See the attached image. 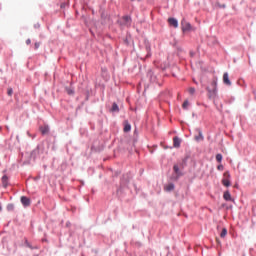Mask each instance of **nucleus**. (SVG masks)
I'll return each mask as SVG.
<instances>
[{
  "label": "nucleus",
  "mask_w": 256,
  "mask_h": 256,
  "mask_svg": "<svg viewBox=\"0 0 256 256\" xmlns=\"http://www.w3.org/2000/svg\"><path fill=\"white\" fill-rule=\"evenodd\" d=\"M133 179V176H131V173L123 174L120 178V184L116 190V195L118 198L123 199L125 197V193L129 189V183Z\"/></svg>",
  "instance_id": "obj_1"
},
{
  "label": "nucleus",
  "mask_w": 256,
  "mask_h": 256,
  "mask_svg": "<svg viewBox=\"0 0 256 256\" xmlns=\"http://www.w3.org/2000/svg\"><path fill=\"white\" fill-rule=\"evenodd\" d=\"M133 19L129 15L123 16L120 20L117 21L118 25L121 27H127V25H131Z\"/></svg>",
  "instance_id": "obj_2"
},
{
  "label": "nucleus",
  "mask_w": 256,
  "mask_h": 256,
  "mask_svg": "<svg viewBox=\"0 0 256 256\" xmlns=\"http://www.w3.org/2000/svg\"><path fill=\"white\" fill-rule=\"evenodd\" d=\"M147 77L149 78L150 83H157V85H161V83H159V79L157 78V75L153 70L149 69L147 71Z\"/></svg>",
  "instance_id": "obj_3"
},
{
  "label": "nucleus",
  "mask_w": 256,
  "mask_h": 256,
  "mask_svg": "<svg viewBox=\"0 0 256 256\" xmlns=\"http://www.w3.org/2000/svg\"><path fill=\"white\" fill-rule=\"evenodd\" d=\"M41 153H43V145H37V147L30 153V157L35 160Z\"/></svg>",
  "instance_id": "obj_4"
},
{
  "label": "nucleus",
  "mask_w": 256,
  "mask_h": 256,
  "mask_svg": "<svg viewBox=\"0 0 256 256\" xmlns=\"http://www.w3.org/2000/svg\"><path fill=\"white\" fill-rule=\"evenodd\" d=\"M231 174L226 171L223 174V179H222V185H224V187H231Z\"/></svg>",
  "instance_id": "obj_5"
},
{
  "label": "nucleus",
  "mask_w": 256,
  "mask_h": 256,
  "mask_svg": "<svg viewBox=\"0 0 256 256\" xmlns=\"http://www.w3.org/2000/svg\"><path fill=\"white\" fill-rule=\"evenodd\" d=\"M195 133L194 140L196 143H203V141H205V136H203L201 129H196Z\"/></svg>",
  "instance_id": "obj_6"
},
{
  "label": "nucleus",
  "mask_w": 256,
  "mask_h": 256,
  "mask_svg": "<svg viewBox=\"0 0 256 256\" xmlns=\"http://www.w3.org/2000/svg\"><path fill=\"white\" fill-rule=\"evenodd\" d=\"M181 26H182V32L187 33L192 29L191 23L187 22V20L183 19L181 21Z\"/></svg>",
  "instance_id": "obj_7"
},
{
  "label": "nucleus",
  "mask_w": 256,
  "mask_h": 256,
  "mask_svg": "<svg viewBox=\"0 0 256 256\" xmlns=\"http://www.w3.org/2000/svg\"><path fill=\"white\" fill-rule=\"evenodd\" d=\"M193 163V156H191V153L186 154L184 159L182 160V167H187V163Z\"/></svg>",
  "instance_id": "obj_8"
},
{
  "label": "nucleus",
  "mask_w": 256,
  "mask_h": 256,
  "mask_svg": "<svg viewBox=\"0 0 256 256\" xmlns=\"http://www.w3.org/2000/svg\"><path fill=\"white\" fill-rule=\"evenodd\" d=\"M20 201L23 205V207H31V199L27 196H22L20 198Z\"/></svg>",
  "instance_id": "obj_9"
},
{
  "label": "nucleus",
  "mask_w": 256,
  "mask_h": 256,
  "mask_svg": "<svg viewBox=\"0 0 256 256\" xmlns=\"http://www.w3.org/2000/svg\"><path fill=\"white\" fill-rule=\"evenodd\" d=\"M39 131L41 132V135H49V125L45 124L44 126H40Z\"/></svg>",
  "instance_id": "obj_10"
},
{
  "label": "nucleus",
  "mask_w": 256,
  "mask_h": 256,
  "mask_svg": "<svg viewBox=\"0 0 256 256\" xmlns=\"http://www.w3.org/2000/svg\"><path fill=\"white\" fill-rule=\"evenodd\" d=\"M168 23L171 27H174L175 29L179 27V21H177L176 18H169Z\"/></svg>",
  "instance_id": "obj_11"
},
{
  "label": "nucleus",
  "mask_w": 256,
  "mask_h": 256,
  "mask_svg": "<svg viewBox=\"0 0 256 256\" xmlns=\"http://www.w3.org/2000/svg\"><path fill=\"white\" fill-rule=\"evenodd\" d=\"M173 145H174L175 149H179V147H181V138L175 136L173 138Z\"/></svg>",
  "instance_id": "obj_12"
},
{
  "label": "nucleus",
  "mask_w": 256,
  "mask_h": 256,
  "mask_svg": "<svg viewBox=\"0 0 256 256\" xmlns=\"http://www.w3.org/2000/svg\"><path fill=\"white\" fill-rule=\"evenodd\" d=\"M173 171L175 175H178L180 177H183V172H181V169L179 168L178 164H174Z\"/></svg>",
  "instance_id": "obj_13"
},
{
  "label": "nucleus",
  "mask_w": 256,
  "mask_h": 256,
  "mask_svg": "<svg viewBox=\"0 0 256 256\" xmlns=\"http://www.w3.org/2000/svg\"><path fill=\"white\" fill-rule=\"evenodd\" d=\"M2 186L4 187V189H7V187L9 186V177L7 175L2 176Z\"/></svg>",
  "instance_id": "obj_14"
},
{
  "label": "nucleus",
  "mask_w": 256,
  "mask_h": 256,
  "mask_svg": "<svg viewBox=\"0 0 256 256\" xmlns=\"http://www.w3.org/2000/svg\"><path fill=\"white\" fill-rule=\"evenodd\" d=\"M223 83L225 85L231 86V80H229V73L227 72L223 74Z\"/></svg>",
  "instance_id": "obj_15"
},
{
  "label": "nucleus",
  "mask_w": 256,
  "mask_h": 256,
  "mask_svg": "<svg viewBox=\"0 0 256 256\" xmlns=\"http://www.w3.org/2000/svg\"><path fill=\"white\" fill-rule=\"evenodd\" d=\"M124 133H129L131 131V124L129 123V120L124 121Z\"/></svg>",
  "instance_id": "obj_16"
},
{
  "label": "nucleus",
  "mask_w": 256,
  "mask_h": 256,
  "mask_svg": "<svg viewBox=\"0 0 256 256\" xmlns=\"http://www.w3.org/2000/svg\"><path fill=\"white\" fill-rule=\"evenodd\" d=\"M110 113H119V105H117V102L112 103Z\"/></svg>",
  "instance_id": "obj_17"
},
{
  "label": "nucleus",
  "mask_w": 256,
  "mask_h": 256,
  "mask_svg": "<svg viewBox=\"0 0 256 256\" xmlns=\"http://www.w3.org/2000/svg\"><path fill=\"white\" fill-rule=\"evenodd\" d=\"M165 191L171 192L175 190V184H173V182L168 183V185H166L164 187Z\"/></svg>",
  "instance_id": "obj_18"
},
{
  "label": "nucleus",
  "mask_w": 256,
  "mask_h": 256,
  "mask_svg": "<svg viewBox=\"0 0 256 256\" xmlns=\"http://www.w3.org/2000/svg\"><path fill=\"white\" fill-rule=\"evenodd\" d=\"M169 67H171V64H169V62H164L163 64L160 65V69L162 71H167V69H169Z\"/></svg>",
  "instance_id": "obj_19"
},
{
  "label": "nucleus",
  "mask_w": 256,
  "mask_h": 256,
  "mask_svg": "<svg viewBox=\"0 0 256 256\" xmlns=\"http://www.w3.org/2000/svg\"><path fill=\"white\" fill-rule=\"evenodd\" d=\"M223 197L225 201H233V199L231 198V193H229V191L224 192Z\"/></svg>",
  "instance_id": "obj_20"
},
{
  "label": "nucleus",
  "mask_w": 256,
  "mask_h": 256,
  "mask_svg": "<svg viewBox=\"0 0 256 256\" xmlns=\"http://www.w3.org/2000/svg\"><path fill=\"white\" fill-rule=\"evenodd\" d=\"M65 91L68 95H75V90H73L71 87H66Z\"/></svg>",
  "instance_id": "obj_21"
},
{
  "label": "nucleus",
  "mask_w": 256,
  "mask_h": 256,
  "mask_svg": "<svg viewBox=\"0 0 256 256\" xmlns=\"http://www.w3.org/2000/svg\"><path fill=\"white\" fill-rule=\"evenodd\" d=\"M189 100H185L182 104V109H184L185 111H187V109H189Z\"/></svg>",
  "instance_id": "obj_22"
},
{
  "label": "nucleus",
  "mask_w": 256,
  "mask_h": 256,
  "mask_svg": "<svg viewBox=\"0 0 256 256\" xmlns=\"http://www.w3.org/2000/svg\"><path fill=\"white\" fill-rule=\"evenodd\" d=\"M181 176H178V174H172L171 176H170V181H179V178H180Z\"/></svg>",
  "instance_id": "obj_23"
},
{
  "label": "nucleus",
  "mask_w": 256,
  "mask_h": 256,
  "mask_svg": "<svg viewBox=\"0 0 256 256\" xmlns=\"http://www.w3.org/2000/svg\"><path fill=\"white\" fill-rule=\"evenodd\" d=\"M25 245H26V247H28V249H32V250L37 249V246L33 247V245H31V243H29L28 239L25 240Z\"/></svg>",
  "instance_id": "obj_24"
},
{
  "label": "nucleus",
  "mask_w": 256,
  "mask_h": 256,
  "mask_svg": "<svg viewBox=\"0 0 256 256\" xmlns=\"http://www.w3.org/2000/svg\"><path fill=\"white\" fill-rule=\"evenodd\" d=\"M139 136V131L137 129L134 130V138L133 139V145H135V143H137V137Z\"/></svg>",
  "instance_id": "obj_25"
},
{
  "label": "nucleus",
  "mask_w": 256,
  "mask_h": 256,
  "mask_svg": "<svg viewBox=\"0 0 256 256\" xmlns=\"http://www.w3.org/2000/svg\"><path fill=\"white\" fill-rule=\"evenodd\" d=\"M7 211H15V204H8L6 207Z\"/></svg>",
  "instance_id": "obj_26"
},
{
  "label": "nucleus",
  "mask_w": 256,
  "mask_h": 256,
  "mask_svg": "<svg viewBox=\"0 0 256 256\" xmlns=\"http://www.w3.org/2000/svg\"><path fill=\"white\" fill-rule=\"evenodd\" d=\"M220 237L222 239H224V237H227V228H223L221 233H220Z\"/></svg>",
  "instance_id": "obj_27"
},
{
  "label": "nucleus",
  "mask_w": 256,
  "mask_h": 256,
  "mask_svg": "<svg viewBox=\"0 0 256 256\" xmlns=\"http://www.w3.org/2000/svg\"><path fill=\"white\" fill-rule=\"evenodd\" d=\"M216 161H217L218 163H221V161H223V155L217 154V155H216Z\"/></svg>",
  "instance_id": "obj_28"
},
{
  "label": "nucleus",
  "mask_w": 256,
  "mask_h": 256,
  "mask_svg": "<svg viewBox=\"0 0 256 256\" xmlns=\"http://www.w3.org/2000/svg\"><path fill=\"white\" fill-rule=\"evenodd\" d=\"M84 95H86L85 101H89V89L85 90Z\"/></svg>",
  "instance_id": "obj_29"
},
{
  "label": "nucleus",
  "mask_w": 256,
  "mask_h": 256,
  "mask_svg": "<svg viewBox=\"0 0 256 256\" xmlns=\"http://www.w3.org/2000/svg\"><path fill=\"white\" fill-rule=\"evenodd\" d=\"M7 95H9V97H11V95H13V88H8Z\"/></svg>",
  "instance_id": "obj_30"
},
{
  "label": "nucleus",
  "mask_w": 256,
  "mask_h": 256,
  "mask_svg": "<svg viewBox=\"0 0 256 256\" xmlns=\"http://www.w3.org/2000/svg\"><path fill=\"white\" fill-rule=\"evenodd\" d=\"M41 46V42H35L34 49H38Z\"/></svg>",
  "instance_id": "obj_31"
},
{
  "label": "nucleus",
  "mask_w": 256,
  "mask_h": 256,
  "mask_svg": "<svg viewBox=\"0 0 256 256\" xmlns=\"http://www.w3.org/2000/svg\"><path fill=\"white\" fill-rule=\"evenodd\" d=\"M101 19H107V14H105V12L101 13Z\"/></svg>",
  "instance_id": "obj_32"
},
{
  "label": "nucleus",
  "mask_w": 256,
  "mask_h": 256,
  "mask_svg": "<svg viewBox=\"0 0 256 256\" xmlns=\"http://www.w3.org/2000/svg\"><path fill=\"white\" fill-rule=\"evenodd\" d=\"M119 175H121V171H116V172L114 173V177H119Z\"/></svg>",
  "instance_id": "obj_33"
},
{
  "label": "nucleus",
  "mask_w": 256,
  "mask_h": 256,
  "mask_svg": "<svg viewBox=\"0 0 256 256\" xmlns=\"http://www.w3.org/2000/svg\"><path fill=\"white\" fill-rule=\"evenodd\" d=\"M39 27H41V24L39 23L34 24V29H39Z\"/></svg>",
  "instance_id": "obj_34"
},
{
  "label": "nucleus",
  "mask_w": 256,
  "mask_h": 256,
  "mask_svg": "<svg viewBox=\"0 0 256 256\" xmlns=\"http://www.w3.org/2000/svg\"><path fill=\"white\" fill-rule=\"evenodd\" d=\"M217 170H218V171H223V165H218V166H217Z\"/></svg>",
  "instance_id": "obj_35"
},
{
  "label": "nucleus",
  "mask_w": 256,
  "mask_h": 256,
  "mask_svg": "<svg viewBox=\"0 0 256 256\" xmlns=\"http://www.w3.org/2000/svg\"><path fill=\"white\" fill-rule=\"evenodd\" d=\"M60 7H61V9H65V7H67V4H66V3H62V4L60 5Z\"/></svg>",
  "instance_id": "obj_36"
},
{
  "label": "nucleus",
  "mask_w": 256,
  "mask_h": 256,
  "mask_svg": "<svg viewBox=\"0 0 256 256\" xmlns=\"http://www.w3.org/2000/svg\"><path fill=\"white\" fill-rule=\"evenodd\" d=\"M124 44H125V45H129V39H128V38H125V39H124Z\"/></svg>",
  "instance_id": "obj_37"
},
{
  "label": "nucleus",
  "mask_w": 256,
  "mask_h": 256,
  "mask_svg": "<svg viewBox=\"0 0 256 256\" xmlns=\"http://www.w3.org/2000/svg\"><path fill=\"white\" fill-rule=\"evenodd\" d=\"M26 45H31V39L28 38V39L26 40Z\"/></svg>",
  "instance_id": "obj_38"
},
{
  "label": "nucleus",
  "mask_w": 256,
  "mask_h": 256,
  "mask_svg": "<svg viewBox=\"0 0 256 256\" xmlns=\"http://www.w3.org/2000/svg\"><path fill=\"white\" fill-rule=\"evenodd\" d=\"M188 91H189L190 95H193V87H190Z\"/></svg>",
  "instance_id": "obj_39"
},
{
  "label": "nucleus",
  "mask_w": 256,
  "mask_h": 256,
  "mask_svg": "<svg viewBox=\"0 0 256 256\" xmlns=\"http://www.w3.org/2000/svg\"><path fill=\"white\" fill-rule=\"evenodd\" d=\"M71 222L66 223V227H70Z\"/></svg>",
  "instance_id": "obj_40"
},
{
  "label": "nucleus",
  "mask_w": 256,
  "mask_h": 256,
  "mask_svg": "<svg viewBox=\"0 0 256 256\" xmlns=\"http://www.w3.org/2000/svg\"><path fill=\"white\" fill-rule=\"evenodd\" d=\"M190 57H193V51H190Z\"/></svg>",
  "instance_id": "obj_41"
},
{
  "label": "nucleus",
  "mask_w": 256,
  "mask_h": 256,
  "mask_svg": "<svg viewBox=\"0 0 256 256\" xmlns=\"http://www.w3.org/2000/svg\"><path fill=\"white\" fill-rule=\"evenodd\" d=\"M146 49H151V46H146Z\"/></svg>",
  "instance_id": "obj_42"
},
{
  "label": "nucleus",
  "mask_w": 256,
  "mask_h": 256,
  "mask_svg": "<svg viewBox=\"0 0 256 256\" xmlns=\"http://www.w3.org/2000/svg\"><path fill=\"white\" fill-rule=\"evenodd\" d=\"M0 211H3V207H1V205H0Z\"/></svg>",
  "instance_id": "obj_43"
},
{
  "label": "nucleus",
  "mask_w": 256,
  "mask_h": 256,
  "mask_svg": "<svg viewBox=\"0 0 256 256\" xmlns=\"http://www.w3.org/2000/svg\"><path fill=\"white\" fill-rule=\"evenodd\" d=\"M217 243H221V241H219V239H216Z\"/></svg>",
  "instance_id": "obj_44"
},
{
  "label": "nucleus",
  "mask_w": 256,
  "mask_h": 256,
  "mask_svg": "<svg viewBox=\"0 0 256 256\" xmlns=\"http://www.w3.org/2000/svg\"><path fill=\"white\" fill-rule=\"evenodd\" d=\"M81 1V3H85V0H80Z\"/></svg>",
  "instance_id": "obj_45"
},
{
  "label": "nucleus",
  "mask_w": 256,
  "mask_h": 256,
  "mask_svg": "<svg viewBox=\"0 0 256 256\" xmlns=\"http://www.w3.org/2000/svg\"><path fill=\"white\" fill-rule=\"evenodd\" d=\"M131 1H135V0H131ZM137 1H141V0H137Z\"/></svg>",
  "instance_id": "obj_46"
}]
</instances>
